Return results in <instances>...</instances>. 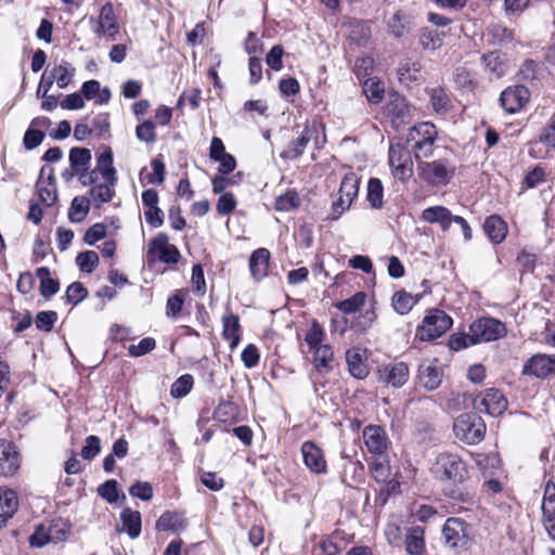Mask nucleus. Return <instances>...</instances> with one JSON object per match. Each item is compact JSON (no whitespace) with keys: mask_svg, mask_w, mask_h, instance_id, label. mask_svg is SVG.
I'll return each instance as SVG.
<instances>
[{"mask_svg":"<svg viewBox=\"0 0 555 555\" xmlns=\"http://www.w3.org/2000/svg\"><path fill=\"white\" fill-rule=\"evenodd\" d=\"M446 543L453 548L466 547L470 540L469 526L461 518H448L442 528Z\"/></svg>","mask_w":555,"mask_h":555,"instance_id":"1a4fd4ad","label":"nucleus"},{"mask_svg":"<svg viewBox=\"0 0 555 555\" xmlns=\"http://www.w3.org/2000/svg\"><path fill=\"white\" fill-rule=\"evenodd\" d=\"M430 472L436 479L452 485L462 483L467 477L465 463L457 454L450 452L438 454L431 464Z\"/></svg>","mask_w":555,"mask_h":555,"instance_id":"f03ea898","label":"nucleus"},{"mask_svg":"<svg viewBox=\"0 0 555 555\" xmlns=\"http://www.w3.org/2000/svg\"><path fill=\"white\" fill-rule=\"evenodd\" d=\"M18 508V498L14 490L0 488V529L13 517Z\"/></svg>","mask_w":555,"mask_h":555,"instance_id":"aec40b11","label":"nucleus"},{"mask_svg":"<svg viewBox=\"0 0 555 555\" xmlns=\"http://www.w3.org/2000/svg\"><path fill=\"white\" fill-rule=\"evenodd\" d=\"M420 69V65L416 62L405 61L401 63L398 68L400 81L405 83L416 81L418 78Z\"/></svg>","mask_w":555,"mask_h":555,"instance_id":"09e8293b","label":"nucleus"},{"mask_svg":"<svg viewBox=\"0 0 555 555\" xmlns=\"http://www.w3.org/2000/svg\"><path fill=\"white\" fill-rule=\"evenodd\" d=\"M299 204L300 198L298 193L295 190H288L276 198L274 208L278 211H291L297 208Z\"/></svg>","mask_w":555,"mask_h":555,"instance_id":"a19ab883","label":"nucleus"},{"mask_svg":"<svg viewBox=\"0 0 555 555\" xmlns=\"http://www.w3.org/2000/svg\"><path fill=\"white\" fill-rule=\"evenodd\" d=\"M470 332H473V337L477 344H480L498 340L504 337L506 334V327L504 323L496 319L482 318L470 325Z\"/></svg>","mask_w":555,"mask_h":555,"instance_id":"6e6552de","label":"nucleus"},{"mask_svg":"<svg viewBox=\"0 0 555 555\" xmlns=\"http://www.w3.org/2000/svg\"><path fill=\"white\" fill-rule=\"evenodd\" d=\"M453 430L460 440L468 444H476L483 439L486 425L478 414L464 413L454 421Z\"/></svg>","mask_w":555,"mask_h":555,"instance_id":"7ed1b4c3","label":"nucleus"},{"mask_svg":"<svg viewBox=\"0 0 555 555\" xmlns=\"http://www.w3.org/2000/svg\"><path fill=\"white\" fill-rule=\"evenodd\" d=\"M410 376L409 366L404 362H396L378 370V379L393 388H401Z\"/></svg>","mask_w":555,"mask_h":555,"instance_id":"f8f14e48","label":"nucleus"},{"mask_svg":"<svg viewBox=\"0 0 555 555\" xmlns=\"http://www.w3.org/2000/svg\"><path fill=\"white\" fill-rule=\"evenodd\" d=\"M156 347V341L152 337H145L137 345H130L128 352L131 357H141L151 352Z\"/></svg>","mask_w":555,"mask_h":555,"instance_id":"bf43d9fd","label":"nucleus"},{"mask_svg":"<svg viewBox=\"0 0 555 555\" xmlns=\"http://www.w3.org/2000/svg\"><path fill=\"white\" fill-rule=\"evenodd\" d=\"M530 92L524 86L508 87L502 91L500 102L502 107L509 114L519 112L529 102Z\"/></svg>","mask_w":555,"mask_h":555,"instance_id":"9d476101","label":"nucleus"},{"mask_svg":"<svg viewBox=\"0 0 555 555\" xmlns=\"http://www.w3.org/2000/svg\"><path fill=\"white\" fill-rule=\"evenodd\" d=\"M155 527L158 531H178L183 528V521L178 514L173 512H165L157 519Z\"/></svg>","mask_w":555,"mask_h":555,"instance_id":"ea45409f","label":"nucleus"},{"mask_svg":"<svg viewBox=\"0 0 555 555\" xmlns=\"http://www.w3.org/2000/svg\"><path fill=\"white\" fill-rule=\"evenodd\" d=\"M88 296V289L80 282L72 283L66 289V301L68 304L78 305Z\"/></svg>","mask_w":555,"mask_h":555,"instance_id":"6e6d98bb","label":"nucleus"},{"mask_svg":"<svg viewBox=\"0 0 555 555\" xmlns=\"http://www.w3.org/2000/svg\"><path fill=\"white\" fill-rule=\"evenodd\" d=\"M114 156L111 147H106L96 159L95 170L102 176L103 180L111 185L117 183V172L113 166Z\"/></svg>","mask_w":555,"mask_h":555,"instance_id":"a878e982","label":"nucleus"},{"mask_svg":"<svg viewBox=\"0 0 555 555\" xmlns=\"http://www.w3.org/2000/svg\"><path fill=\"white\" fill-rule=\"evenodd\" d=\"M477 341L473 337V332L469 331L468 334H454L450 337L449 346L452 350L459 351L464 348H468L473 345H476Z\"/></svg>","mask_w":555,"mask_h":555,"instance_id":"13d9d810","label":"nucleus"},{"mask_svg":"<svg viewBox=\"0 0 555 555\" xmlns=\"http://www.w3.org/2000/svg\"><path fill=\"white\" fill-rule=\"evenodd\" d=\"M98 493L108 503H115L118 500L117 481L109 479L98 488Z\"/></svg>","mask_w":555,"mask_h":555,"instance_id":"052dcab7","label":"nucleus"},{"mask_svg":"<svg viewBox=\"0 0 555 555\" xmlns=\"http://www.w3.org/2000/svg\"><path fill=\"white\" fill-rule=\"evenodd\" d=\"M118 31L119 26L116 22L113 4L107 2L101 8L94 33L98 37H107L109 40H115Z\"/></svg>","mask_w":555,"mask_h":555,"instance_id":"4468645a","label":"nucleus"},{"mask_svg":"<svg viewBox=\"0 0 555 555\" xmlns=\"http://www.w3.org/2000/svg\"><path fill=\"white\" fill-rule=\"evenodd\" d=\"M388 115L397 125L405 124L410 118V106L402 98H396L387 105Z\"/></svg>","mask_w":555,"mask_h":555,"instance_id":"473e14b6","label":"nucleus"},{"mask_svg":"<svg viewBox=\"0 0 555 555\" xmlns=\"http://www.w3.org/2000/svg\"><path fill=\"white\" fill-rule=\"evenodd\" d=\"M81 94L87 100L94 99L98 104H106L111 99V92L107 88L101 90L98 80H88L81 87Z\"/></svg>","mask_w":555,"mask_h":555,"instance_id":"7c9ffc66","label":"nucleus"},{"mask_svg":"<svg viewBox=\"0 0 555 555\" xmlns=\"http://www.w3.org/2000/svg\"><path fill=\"white\" fill-rule=\"evenodd\" d=\"M452 319L440 309H433L416 330V337L429 341L443 335L451 326Z\"/></svg>","mask_w":555,"mask_h":555,"instance_id":"39448f33","label":"nucleus"},{"mask_svg":"<svg viewBox=\"0 0 555 555\" xmlns=\"http://www.w3.org/2000/svg\"><path fill=\"white\" fill-rule=\"evenodd\" d=\"M454 171V166L448 159L417 160L418 176L430 185H447L452 179Z\"/></svg>","mask_w":555,"mask_h":555,"instance_id":"20e7f679","label":"nucleus"},{"mask_svg":"<svg viewBox=\"0 0 555 555\" xmlns=\"http://www.w3.org/2000/svg\"><path fill=\"white\" fill-rule=\"evenodd\" d=\"M417 379L425 389L435 390L441 384L442 371L433 363H422L418 366Z\"/></svg>","mask_w":555,"mask_h":555,"instance_id":"412c9836","label":"nucleus"},{"mask_svg":"<svg viewBox=\"0 0 555 555\" xmlns=\"http://www.w3.org/2000/svg\"><path fill=\"white\" fill-rule=\"evenodd\" d=\"M313 362L318 370H328L330 363L333 361V350L328 345H322L313 349Z\"/></svg>","mask_w":555,"mask_h":555,"instance_id":"49530a36","label":"nucleus"},{"mask_svg":"<svg viewBox=\"0 0 555 555\" xmlns=\"http://www.w3.org/2000/svg\"><path fill=\"white\" fill-rule=\"evenodd\" d=\"M477 404L479 411L498 416L506 410L507 400L498 389H488Z\"/></svg>","mask_w":555,"mask_h":555,"instance_id":"dca6fc26","label":"nucleus"},{"mask_svg":"<svg viewBox=\"0 0 555 555\" xmlns=\"http://www.w3.org/2000/svg\"><path fill=\"white\" fill-rule=\"evenodd\" d=\"M481 63L485 70L495 78H500L505 74L506 65L499 51L483 54L481 56Z\"/></svg>","mask_w":555,"mask_h":555,"instance_id":"c756f323","label":"nucleus"},{"mask_svg":"<svg viewBox=\"0 0 555 555\" xmlns=\"http://www.w3.org/2000/svg\"><path fill=\"white\" fill-rule=\"evenodd\" d=\"M365 298L366 295L362 292H359L346 300L336 302L335 307L343 313H353L359 311L364 306Z\"/></svg>","mask_w":555,"mask_h":555,"instance_id":"37998d69","label":"nucleus"},{"mask_svg":"<svg viewBox=\"0 0 555 555\" xmlns=\"http://www.w3.org/2000/svg\"><path fill=\"white\" fill-rule=\"evenodd\" d=\"M443 33L436 29L424 28L418 36V43L425 50H437L442 46Z\"/></svg>","mask_w":555,"mask_h":555,"instance_id":"f704fd0d","label":"nucleus"},{"mask_svg":"<svg viewBox=\"0 0 555 555\" xmlns=\"http://www.w3.org/2000/svg\"><path fill=\"white\" fill-rule=\"evenodd\" d=\"M404 546L409 555H423L425 552L424 529L420 526L409 528L405 533Z\"/></svg>","mask_w":555,"mask_h":555,"instance_id":"cd10ccee","label":"nucleus"},{"mask_svg":"<svg viewBox=\"0 0 555 555\" xmlns=\"http://www.w3.org/2000/svg\"><path fill=\"white\" fill-rule=\"evenodd\" d=\"M420 296H413L405 291H398L392 295L391 305L400 314H406L418 301Z\"/></svg>","mask_w":555,"mask_h":555,"instance_id":"72a5a7b5","label":"nucleus"},{"mask_svg":"<svg viewBox=\"0 0 555 555\" xmlns=\"http://www.w3.org/2000/svg\"><path fill=\"white\" fill-rule=\"evenodd\" d=\"M454 216L444 206H431L423 210L422 219L428 223H437L442 231L449 230Z\"/></svg>","mask_w":555,"mask_h":555,"instance_id":"b1692460","label":"nucleus"},{"mask_svg":"<svg viewBox=\"0 0 555 555\" xmlns=\"http://www.w3.org/2000/svg\"><path fill=\"white\" fill-rule=\"evenodd\" d=\"M542 512H555V483L548 480L545 485Z\"/></svg>","mask_w":555,"mask_h":555,"instance_id":"774afa93","label":"nucleus"},{"mask_svg":"<svg viewBox=\"0 0 555 555\" xmlns=\"http://www.w3.org/2000/svg\"><path fill=\"white\" fill-rule=\"evenodd\" d=\"M76 263L82 272L91 273L99 263V256L93 250L82 251L77 255Z\"/></svg>","mask_w":555,"mask_h":555,"instance_id":"de8ad7c7","label":"nucleus"},{"mask_svg":"<svg viewBox=\"0 0 555 555\" xmlns=\"http://www.w3.org/2000/svg\"><path fill=\"white\" fill-rule=\"evenodd\" d=\"M135 137L139 141L154 143L156 141L155 125L152 120H144L135 128Z\"/></svg>","mask_w":555,"mask_h":555,"instance_id":"864d4df0","label":"nucleus"},{"mask_svg":"<svg viewBox=\"0 0 555 555\" xmlns=\"http://www.w3.org/2000/svg\"><path fill=\"white\" fill-rule=\"evenodd\" d=\"M489 33L492 37V40L495 44L504 46L514 40V33L512 29H508L506 26L501 24H495L491 26Z\"/></svg>","mask_w":555,"mask_h":555,"instance_id":"603ef678","label":"nucleus"},{"mask_svg":"<svg viewBox=\"0 0 555 555\" xmlns=\"http://www.w3.org/2000/svg\"><path fill=\"white\" fill-rule=\"evenodd\" d=\"M363 439L367 450L373 454H383L387 449V437L380 426H366L363 429Z\"/></svg>","mask_w":555,"mask_h":555,"instance_id":"a211bd4d","label":"nucleus"},{"mask_svg":"<svg viewBox=\"0 0 555 555\" xmlns=\"http://www.w3.org/2000/svg\"><path fill=\"white\" fill-rule=\"evenodd\" d=\"M346 362L353 377L363 379L369 375V366L365 363L364 351L360 348L348 349L346 352Z\"/></svg>","mask_w":555,"mask_h":555,"instance_id":"4be33fe9","label":"nucleus"},{"mask_svg":"<svg viewBox=\"0 0 555 555\" xmlns=\"http://www.w3.org/2000/svg\"><path fill=\"white\" fill-rule=\"evenodd\" d=\"M552 373V356L538 353L532 356L522 367V374L544 378Z\"/></svg>","mask_w":555,"mask_h":555,"instance_id":"6ab92c4d","label":"nucleus"},{"mask_svg":"<svg viewBox=\"0 0 555 555\" xmlns=\"http://www.w3.org/2000/svg\"><path fill=\"white\" fill-rule=\"evenodd\" d=\"M385 537L388 543L393 547H400L403 543L401 527L396 521H389L386 525Z\"/></svg>","mask_w":555,"mask_h":555,"instance_id":"4d7b16f0","label":"nucleus"},{"mask_svg":"<svg viewBox=\"0 0 555 555\" xmlns=\"http://www.w3.org/2000/svg\"><path fill=\"white\" fill-rule=\"evenodd\" d=\"M124 529L131 539H135L141 533V514L138 511L125 508L120 514Z\"/></svg>","mask_w":555,"mask_h":555,"instance_id":"2f4dec72","label":"nucleus"},{"mask_svg":"<svg viewBox=\"0 0 555 555\" xmlns=\"http://www.w3.org/2000/svg\"><path fill=\"white\" fill-rule=\"evenodd\" d=\"M115 185H111L108 182L104 181L103 183L94 185L90 190V196L96 206L99 207L103 203H107L113 198L114 188Z\"/></svg>","mask_w":555,"mask_h":555,"instance_id":"c03bdc74","label":"nucleus"},{"mask_svg":"<svg viewBox=\"0 0 555 555\" xmlns=\"http://www.w3.org/2000/svg\"><path fill=\"white\" fill-rule=\"evenodd\" d=\"M150 250L157 253L159 260L165 263H177L180 258L178 248L168 244V236L165 233H158L151 241Z\"/></svg>","mask_w":555,"mask_h":555,"instance_id":"f3484780","label":"nucleus"},{"mask_svg":"<svg viewBox=\"0 0 555 555\" xmlns=\"http://www.w3.org/2000/svg\"><path fill=\"white\" fill-rule=\"evenodd\" d=\"M46 527L48 530L50 543L64 541L69 533L68 526L62 519L51 520L49 524L46 525Z\"/></svg>","mask_w":555,"mask_h":555,"instance_id":"79ce46f5","label":"nucleus"},{"mask_svg":"<svg viewBox=\"0 0 555 555\" xmlns=\"http://www.w3.org/2000/svg\"><path fill=\"white\" fill-rule=\"evenodd\" d=\"M437 138L438 131L433 122H420L409 130L406 137L408 149L413 153L416 160L428 158L434 155Z\"/></svg>","mask_w":555,"mask_h":555,"instance_id":"f257e3e1","label":"nucleus"},{"mask_svg":"<svg viewBox=\"0 0 555 555\" xmlns=\"http://www.w3.org/2000/svg\"><path fill=\"white\" fill-rule=\"evenodd\" d=\"M359 191V180L352 172L347 173L338 190V198L333 202L330 218L337 220L345 210L349 209Z\"/></svg>","mask_w":555,"mask_h":555,"instance_id":"0eeeda50","label":"nucleus"},{"mask_svg":"<svg viewBox=\"0 0 555 555\" xmlns=\"http://www.w3.org/2000/svg\"><path fill=\"white\" fill-rule=\"evenodd\" d=\"M324 337V331L318 322H313L310 330L307 332L305 340L309 348L312 350L319 346H322Z\"/></svg>","mask_w":555,"mask_h":555,"instance_id":"680f3d73","label":"nucleus"},{"mask_svg":"<svg viewBox=\"0 0 555 555\" xmlns=\"http://www.w3.org/2000/svg\"><path fill=\"white\" fill-rule=\"evenodd\" d=\"M430 101L436 113H444L449 108L450 99L441 88H435L430 91Z\"/></svg>","mask_w":555,"mask_h":555,"instance_id":"5fc2aeb1","label":"nucleus"},{"mask_svg":"<svg viewBox=\"0 0 555 555\" xmlns=\"http://www.w3.org/2000/svg\"><path fill=\"white\" fill-rule=\"evenodd\" d=\"M21 467V454L14 443L0 440V476L9 477Z\"/></svg>","mask_w":555,"mask_h":555,"instance_id":"9b49d317","label":"nucleus"},{"mask_svg":"<svg viewBox=\"0 0 555 555\" xmlns=\"http://www.w3.org/2000/svg\"><path fill=\"white\" fill-rule=\"evenodd\" d=\"M105 236L106 227L103 223H95L86 231L83 242L88 245H94L99 240Z\"/></svg>","mask_w":555,"mask_h":555,"instance_id":"69168bd1","label":"nucleus"},{"mask_svg":"<svg viewBox=\"0 0 555 555\" xmlns=\"http://www.w3.org/2000/svg\"><path fill=\"white\" fill-rule=\"evenodd\" d=\"M313 132L314 130L312 128L308 126L305 127L300 135L287 144L286 149L281 153V157L291 160L300 157L307 144L310 142Z\"/></svg>","mask_w":555,"mask_h":555,"instance_id":"393cba45","label":"nucleus"},{"mask_svg":"<svg viewBox=\"0 0 555 555\" xmlns=\"http://www.w3.org/2000/svg\"><path fill=\"white\" fill-rule=\"evenodd\" d=\"M367 201L373 208H380L383 205V184L379 179L372 178L367 183Z\"/></svg>","mask_w":555,"mask_h":555,"instance_id":"a18cd8bd","label":"nucleus"},{"mask_svg":"<svg viewBox=\"0 0 555 555\" xmlns=\"http://www.w3.org/2000/svg\"><path fill=\"white\" fill-rule=\"evenodd\" d=\"M270 251L267 248H258L250 255L249 270L255 281H260L268 274Z\"/></svg>","mask_w":555,"mask_h":555,"instance_id":"5701e85b","label":"nucleus"},{"mask_svg":"<svg viewBox=\"0 0 555 555\" xmlns=\"http://www.w3.org/2000/svg\"><path fill=\"white\" fill-rule=\"evenodd\" d=\"M193 386V376L190 374H184L180 376L170 388V395L173 398H182L186 396Z\"/></svg>","mask_w":555,"mask_h":555,"instance_id":"8fccbe9b","label":"nucleus"},{"mask_svg":"<svg viewBox=\"0 0 555 555\" xmlns=\"http://www.w3.org/2000/svg\"><path fill=\"white\" fill-rule=\"evenodd\" d=\"M363 91L367 100L372 103H378L384 96V86L375 79H366L363 85Z\"/></svg>","mask_w":555,"mask_h":555,"instance_id":"3c124183","label":"nucleus"},{"mask_svg":"<svg viewBox=\"0 0 555 555\" xmlns=\"http://www.w3.org/2000/svg\"><path fill=\"white\" fill-rule=\"evenodd\" d=\"M545 72V67L541 62H537L533 60H526L519 72V78L524 81H533L540 79Z\"/></svg>","mask_w":555,"mask_h":555,"instance_id":"e433bc0d","label":"nucleus"},{"mask_svg":"<svg viewBox=\"0 0 555 555\" xmlns=\"http://www.w3.org/2000/svg\"><path fill=\"white\" fill-rule=\"evenodd\" d=\"M222 324H223L222 336L224 339L230 341V349L233 350L237 347V345L241 340V337L238 334V332L241 330L238 317L235 314H232V313L224 315L222 319Z\"/></svg>","mask_w":555,"mask_h":555,"instance_id":"c85d7f7f","label":"nucleus"},{"mask_svg":"<svg viewBox=\"0 0 555 555\" xmlns=\"http://www.w3.org/2000/svg\"><path fill=\"white\" fill-rule=\"evenodd\" d=\"M284 54V49L280 44H275L271 48L269 53L267 54L266 62L268 66L273 70H280L283 67L282 57Z\"/></svg>","mask_w":555,"mask_h":555,"instance_id":"338daca9","label":"nucleus"},{"mask_svg":"<svg viewBox=\"0 0 555 555\" xmlns=\"http://www.w3.org/2000/svg\"><path fill=\"white\" fill-rule=\"evenodd\" d=\"M57 319V314L54 311H41L37 314L35 323L38 330L50 332Z\"/></svg>","mask_w":555,"mask_h":555,"instance_id":"0e129e2a","label":"nucleus"},{"mask_svg":"<svg viewBox=\"0 0 555 555\" xmlns=\"http://www.w3.org/2000/svg\"><path fill=\"white\" fill-rule=\"evenodd\" d=\"M483 231L493 244H500L507 235V224L498 215H492L486 218L483 223Z\"/></svg>","mask_w":555,"mask_h":555,"instance_id":"bb28decb","label":"nucleus"},{"mask_svg":"<svg viewBox=\"0 0 555 555\" xmlns=\"http://www.w3.org/2000/svg\"><path fill=\"white\" fill-rule=\"evenodd\" d=\"M101 451V441L98 436L91 435L86 439V443L81 449V456L85 460H91Z\"/></svg>","mask_w":555,"mask_h":555,"instance_id":"e2e57ef3","label":"nucleus"},{"mask_svg":"<svg viewBox=\"0 0 555 555\" xmlns=\"http://www.w3.org/2000/svg\"><path fill=\"white\" fill-rule=\"evenodd\" d=\"M91 157L90 150L86 147H73L69 152L70 168L75 173H80V170L87 169Z\"/></svg>","mask_w":555,"mask_h":555,"instance_id":"c9c22d12","label":"nucleus"},{"mask_svg":"<svg viewBox=\"0 0 555 555\" xmlns=\"http://www.w3.org/2000/svg\"><path fill=\"white\" fill-rule=\"evenodd\" d=\"M412 152L401 144H390L388 164L392 175L400 181H408L413 176Z\"/></svg>","mask_w":555,"mask_h":555,"instance_id":"423d86ee","label":"nucleus"},{"mask_svg":"<svg viewBox=\"0 0 555 555\" xmlns=\"http://www.w3.org/2000/svg\"><path fill=\"white\" fill-rule=\"evenodd\" d=\"M74 73L75 68L67 61H62L53 68L51 78L56 81L59 88L64 89L69 85Z\"/></svg>","mask_w":555,"mask_h":555,"instance_id":"4c0bfd02","label":"nucleus"},{"mask_svg":"<svg viewBox=\"0 0 555 555\" xmlns=\"http://www.w3.org/2000/svg\"><path fill=\"white\" fill-rule=\"evenodd\" d=\"M36 188L40 201L43 204L51 206L55 203L57 195L55 189V176L52 167L43 166L41 168Z\"/></svg>","mask_w":555,"mask_h":555,"instance_id":"ddd939ff","label":"nucleus"},{"mask_svg":"<svg viewBox=\"0 0 555 555\" xmlns=\"http://www.w3.org/2000/svg\"><path fill=\"white\" fill-rule=\"evenodd\" d=\"M89 211V199L82 196H76L72 201V205L68 210V219L72 222H81Z\"/></svg>","mask_w":555,"mask_h":555,"instance_id":"58836bf2","label":"nucleus"},{"mask_svg":"<svg viewBox=\"0 0 555 555\" xmlns=\"http://www.w3.org/2000/svg\"><path fill=\"white\" fill-rule=\"evenodd\" d=\"M305 465L315 474L326 472V461L322 450L312 441H306L301 446Z\"/></svg>","mask_w":555,"mask_h":555,"instance_id":"2eb2a0df","label":"nucleus"}]
</instances>
